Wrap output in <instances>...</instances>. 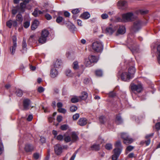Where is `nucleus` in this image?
<instances>
[{
    "instance_id": "40",
    "label": "nucleus",
    "mask_w": 160,
    "mask_h": 160,
    "mask_svg": "<svg viewBox=\"0 0 160 160\" xmlns=\"http://www.w3.org/2000/svg\"><path fill=\"white\" fill-rule=\"evenodd\" d=\"M96 74L98 76H101L102 75V71L101 70H97L95 72Z\"/></svg>"
},
{
    "instance_id": "25",
    "label": "nucleus",
    "mask_w": 160,
    "mask_h": 160,
    "mask_svg": "<svg viewBox=\"0 0 160 160\" xmlns=\"http://www.w3.org/2000/svg\"><path fill=\"white\" fill-rule=\"evenodd\" d=\"M128 44L130 45L131 46V48H130V49H131V50H132L133 52V51H136V52H138V49H136L134 48H133L132 45V43H134L133 42H132H132H131V40L130 39H129L128 38Z\"/></svg>"
},
{
    "instance_id": "21",
    "label": "nucleus",
    "mask_w": 160,
    "mask_h": 160,
    "mask_svg": "<svg viewBox=\"0 0 160 160\" xmlns=\"http://www.w3.org/2000/svg\"><path fill=\"white\" fill-rule=\"evenodd\" d=\"M88 97V94L85 92H82L81 95L79 98L82 100H85L87 99Z\"/></svg>"
},
{
    "instance_id": "38",
    "label": "nucleus",
    "mask_w": 160,
    "mask_h": 160,
    "mask_svg": "<svg viewBox=\"0 0 160 160\" xmlns=\"http://www.w3.org/2000/svg\"><path fill=\"white\" fill-rule=\"evenodd\" d=\"M64 139L65 142H69L71 141V138L69 136H64Z\"/></svg>"
},
{
    "instance_id": "37",
    "label": "nucleus",
    "mask_w": 160,
    "mask_h": 160,
    "mask_svg": "<svg viewBox=\"0 0 160 160\" xmlns=\"http://www.w3.org/2000/svg\"><path fill=\"white\" fill-rule=\"evenodd\" d=\"M73 68L74 70H77L79 68L78 62L77 61H75L73 63Z\"/></svg>"
},
{
    "instance_id": "61",
    "label": "nucleus",
    "mask_w": 160,
    "mask_h": 160,
    "mask_svg": "<svg viewBox=\"0 0 160 160\" xmlns=\"http://www.w3.org/2000/svg\"><path fill=\"white\" fill-rule=\"evenodd\" d=\"M3 150V146L2 142H0V155L1 154Z\"/></svg>"
},
{
    "instance_id": "34",
    "label": "nucleus",
    "mask_w": 160,
    "mask_h": 160,
    "mask_svg": "<svg viewBox=\"0 0 160 160\" xmlns=\"http://www.w3.org/2000/svg\"><path fill=\"white\" fill-rule=\"evenodd\" d=\"M16 93L18 96L21 97L22 95L23 92L21 89H17L16 90Z\"/></svg>"
},
{
    "instance_id": "58",
    "label": "nucleus",
    "mask_w": 160,
    "mask_h": 160,
    "mask_svg": "<svg viewBox=\"0 0 160 160\" xmlns=\"http://www.w3.org/2000/svg\"><path fill=\"white\" fill-rule=\"evenodd\" d=\"M40 155L38 153H36L33 154V157L34 158L36 159H38Z\"/></svg>"
},
{
    "instance_id": "20",
    "label": "nucleus",
    "mask_w": 160,
    "mask_h": 160,
    "mask_svg": "<svg viewBox=\"0 0 160 160\" xmlns=\"http://www.w3.org/2000/svg\"><path fill=\"white\" fill-rule=\"evenodd\" d=\"M49 34V32L46 29H44L42 31L41 35L47 39Z\"/></svg>"
},
{
    "instance_id": "26",
    "label": "nucleus",
    "mask_w": 160,
    "mask_h": 160,
    "mask_svg": "<svg viewBox=\"0 0 160 160\" xmlns=\"http://www.w3.org/2000/svg\"><path fill=\"white\" fill-rule=\"evenodd\" d=\"M157 50V59L158 62L160 64V45L158 46Z\"/></svg>"
},
{
    "instance_id": "36",
    "label": "nucleus",
    "mask_w": 160,
    "mask_h": 160,
    "mask_svg": "<svg viewBox=\"0 0 160 160\" xmlns=\"http://www.w3.org/2000/svg\"><path fill=\"white\" fill-rule=\"evenodd\" d=\"M79 99L77 96H74L71 99V101L72 103H76L79 101Z\"/></svg>"
},
{
    "instance_id": "2",
    "label": "nucleus",
    "mask_w": 160,
    "mask_h": 160,
    "mask_svg": "<svg viewBox=\"0 0 160 160\" xmlns=\"http://www.w3.org/2000/svg\"><path fill=\"white\" fill-rule=\"evenodd\" d=\"M122 21L125 22L131 21L135 19L137 17L132 12H128L122 15Z\"/></svg>"
},
{
    "instance_id": "4",
    "label": "nucleus",
    "mask_w": 160,
    "mask_h": 160,
    "mask_svg": "<svg viewBox=\"0 0 160 160\" xmlns=\"http://www.w3.org/2000/svg\"><path fill=\"white\" fill-rule=\"evenodd\" d=\"M142 27L141 22L139 20H137L135 21L133 25L132 28L131 30L134 32H136L140 29Z\"/></svg>"
},
{
    "instance_id": "9",
    "label": "nucleus",
    "mask_w": 160,
    "mask_h": 160,
    "mask_svg": "<svg viewBox=\"0 0 160 160\" xmlns=\"http://www.w3.org/2000/svg\"><path fill=\"white\" fill-rule=\"evenodd\" d=\"M115 30L116 29L111 25L106 28L105 32L107 34L111 35L112 34Z\"/></svg>"
},
{
    "instance_id": "6",
    "label": "nucleus",
    "mask_w": 160,
    "mask_h": 160,
    "mask_svg": "<svg viewBox=\"0 0 160 160\" xmlns=\"http://www.w3.org/2000/svg\"><path fill=\"white\" fill-rule=\"evenodd\" d=\"M13 45L10 48V52L12 55L15 53L17 48V38L15 36L12 37Z\"/></svg>"
},
{
    "instance_id": "55",
    "label": "nucleus",
    "mask_w": 160,
    "mask_h": 160,
    "mask_svg": "<svg viewBox=\"0 0 160 160\" xmlns=\"http://www.w3.org/2000/svg\"><path fill=\"white\" fill-rule=\"evenodd\" d=\"M38 91L39 93H41L44 92V89L42 87H39L38 89Z\"/></svg>"
},
{
    "instance_id": "30",
    "label": "nucleus",
    "mask_w": 160,
    "mask_h": 160,
    "mask_svg": "<svg viewBox=\"0 0 160 160\" xmlns=\"http://www.w3.org/2000/svg\"><path fill=\"white\" fill-rule=\"evenodd\" d=\"M16 20L19 22L20 23L22 22L23 21V18L21 14H18L17 15Z\"/></svg>"
},
{
    "instance_id": "39",
    "label": "nucleus",
    "mask_w": 160,
    "mask_h": 160,
    "mask_svg": "<svg viewBox=\"0 0 160 160\" xmlns=\"http://www.w3.org/2000/svg\"><path fill=\"white\" fill-rule=\"evenodd\" d=\"M122 122V119L120 116H118L116 118V122L117 124L121 123Z\"/></svg>"
},
{
    "instance_id": "60",
    "label": "nucleus",
    "mask_w": 160,
    "mask_h": 160,
    "mask_svg": "<svg viewBox=\"0 0 160 160\" xmlns=\"http://www.w3.org/2000/svg\"><path fill=\"white\" fill-rule=\"evenodd\" d=\"M90 79L88 78H86L84 79L83 82L85 84H88V83L90 81Z\"/></svg>"
},
{
    "instance_id": "24",
    "label": "nucleus",
    "mask_w": 160,
    "mask_h": 160,
    "mask_svg": "<svg viewBox=\"0 0 160 160\" xmlns=\"http://www.w3.org/2000/svg\"><path fill=\"white\" fill-rule=\"evenodd\" d=\"M47 39L41 35L40 37L38 39V41L40 43L42 44L45 43L47 41Z\"/></svg>"
},
{
    "instance_id": "3",
    "label": "nucleus",
    "mask_w": 160,
    "mask_h": 160,
    "mask_svg": "<svg viewBox=\"0 0 160 160\" xmlns=\"http://www.w3.org/2000/svg\"><path fill=\"white\" fill-rule=\"evenodd\" d=\"M130 87L132 91L133 92H140L143 90V87L141 83L138 82L137 84L132 83L130 85Z\"/></svg>"
},
{
    "instance_id": "52",
    "label": "nucleus",
    "mask_w": 160,
    "mask_h": 160,
    "mask_svg": "<svg viewBox=\"0 0 160 160\" xmlns=\"http://www.w3.org/2000/svg\"><path fill=\"white\" fill-rule=\"evenodd\" d=\"M68 128V126L67 125L64 124L61 126V129L62 130H66Z\"/></svg>"
},
{
    "instance_id": "50",
    "label": "nucleus",
    "mask_w": 160,
    "mask_h": 160,
    "mask_svg": "<svg viewBox=\"0 0 160 160\" xmlns=\"http://www.w3.org/2000/svg\"><path fill=\"white\" fill-rule=\"evenodd\" d=\"M99 120L101 123H104L105 120V118L103 116H101L99 117Z\"/></svg>"
},
{
    "instance_id": "54",
    "label": "nucleus",
    "mask_w": 160,
    "mask_h": 160,
    "mask_svg": "<svg viewBox=\"0 0 160 160\" xmlns=\"http://www.w3.org/2000/svg\"><path fill=\"white\" fill-rule=\"evenodd\" d=\"M79 12L80 11L79 9L77 8L73 9L72 11V13L74 14H77L79 13Z\"/></svg>"
},
{
    "instance_id": "13",
    "label": "nucleus",
    "mask_w": 160,
    "mask_h": 160,
    "mask_svg": "<svg viewBox=\"0 0 160 160\" xmlns=\"http://www.w3.org/2000/svg\"><path fill=\"white\" fill-rule=\"evenodd\" d=\"M117 5L120 8L124 9L126 7L127 3L125 1L120 0L118 2Z\"/></svg>"
},
{
    "instance_id": "44",
    "label": "nucleus",
    "mask_w": 160,
    "mask_h": 160,
    "mask_svg": "<svg viewBox=\"0 0 160 160\" xmlns=\"http://www.w3.org/2000/svg\"><path fill=\"white\" fill-rule=\"evenodd\" d=\"M30 25V21H26L25 22L23 23V26L25 28H28Z\"/></svg>"
},
{
    "instance_id": "15",
    "label": "nucleus",
    "mask_w": 160,
    "mask_h": 160,
    "mask_svg": "<svg viewBox=\"0 0 160 160\" xmlns=\"http://www.w3.org/2000/svg\"><path fill=\"white\" fill-rule=\"evenodd\" d=\"M33 149V146L29 143L26 144L24 147L25 150L27 152H32Z\"/></svg>"
},
{
    "instance_id": "64",
    "label": "nucleus",
    "mask_w": 160,
    "mask_h": 160,
    "mask_svg": "<svg viewBox=\"0 0 160 160\" xmlns=\"http://www.w3.org/2000/svg\"><path fill=\"white\" fill-rule=\"evenodd\" d=\"M33 118V116L32 115H29L27 118V120L28 121H31Z\"/></svg>"
},
{
    "instance_id": "12",
    "label": "nucleus",
    "mask_w": 160,
    "mask_h": 160,
    "mask_svg": "<svg viewBox=\"0 0 160 160\" xmlns=\"http://www.w3.org/2000/svg\"><path fill=\"white\" fill-rule=\"evenodd\" d=\"M126 32V29L125 26H120L116 33V35L123 34Z\"/></svg>"
},
{
    "instance_id": "7",
    "label": "nucleus",
    "mask_w": 160,
    "mask_h": 160,
    "mask_svg": "<svg viewBox=\"0 0 160 160\" xmlns=\"http://www.w3.org/2000/svg\"><path fill=\"white\" fill-rule=\"evenodd\" d=\"M31 102L30 100L28 98L25 99L23 101V106L24 110H27L31 107Z\"/></svg>"
},
{
    "instance_id": "10",
    "label": "nucleus",
    "mask_w": 160,
    "mask_h": 160,
    "mask_svg": "<svg viewBox=\"0 0 160 160\" xmlns=\"http://www.w3.org/2000/svg\"><path fill=\"white\" fill-rule=\"evenodd\" d=\"M132 78L130 75L127 72H123L121 75V79L123 81H128Z\"/></svg>"
},
{
    "instance_id": "31",
    "label": "nucleus",
    "mask_w": 160,
    "mask_h": 160,
    "mask_svg": "<svg viewBox=\"0 0 160 160\" xmlns=\"http://www.w3.org/2000/svg\"><path fill=\"white\" fill-rule=\"evenodd\" d=\"M65 73L66 75L68 77H71L73 76V73L72 72L70 69H67Z\"/></svg>"
},
{
    "instance_id": "51",
    "label": "nucleus",
    "mask_w": 160,
    "mask_h": 160,
    "mask_svg": "<svg viewBox=\"0 0 160 160\" xmlns=\"http://www.w3.org/2000/svg\"><path fill=\"white\" fill-rule=\"evenodd\" d=\"M12 20H9L7 22V25L9 28H11L12 25Z\"/></svg>"
},
{
    "instance_id": "27",
    "label": "nucleus",
    "mask_w": 160,
    "mask_h": 160,
    "mask_svg": "<svg viewBox=\"0 0 160 160\" xmlns=\"http://www.w3.org/2000/svg\"><path fill=\"white\" fill-rule=\"evenodd\" d=\"M89 59L91 60L92 62H96L98 61V59L95 56L93 55H90L89 57Z\"/></svg>"
},
{
    "instance_id": "32",
    "label": "nucleus",
    "mask_w": 160,
    "mask_h": 160,
    "mask_svg": "<svg viewBox=\"0 0 160 160\" xmlns=\"http://www.w3.org/2000/svg\"><path fill=\"white\" fill-rule=\"evenodd\" d=\"M92 62L88 59H85L84 64L87 67H90Z\"/></svg>"
},
{
    "instance_id": "46",
    "label": "nucleus",
    "mask_w": 160,
    "mask_h": 160,
    "mask_svg": "<svg viewBox=\"0 0 160 160\" xmlns=\"http://www.w3.org/2000/svg\"><path fill=\"white\" fill-rule=\"evenodd\" d=\"M77 109V108L75 106H72L70 108V110L72 112H74Z\"/></svg>"
},
{
    "instance_id": "56",
    "label": "nucleus",
    "mask_w": 160,
    "mask_h": 160,
    "mask_svg": "<svg viewBox=\"0 0 160 160\" xmlns=\"http://www.w3.org/2000/svg\"><path fill=\"white\" fill-rule=\"evenodd\" d=\"M134 148L133 147L131 146H128L126 149V151H128L130 152L132 151L133 149Z\"/></svg>"
},
{
    "instance_id": "59",
    "label": "nucleus",
    "mask_w": 160,
    "mask_h": 160,
    "mask_svg": "<svg viewBox=\"0 0 160 160\" xmlns=\"http://www.w3.org/2000/svg\"><path fill=\"white\" fill-rule=\"evenodd\" d=\"M119 156L114 154L112 157V160H117Z\"/></svg>"
},
{
    "instance_id": "1",
    "label": "nucleus",
    "mask_w": 160,
    "mask_h": 160,
    "mask_svg": "<svg viewBox=\"0 0 160 160\" xmlns=\"http://www.w3.org/2000/svg\"><path fill=\"white\" fill-rule=\"evenodd\" d=\"M92 47L94 51L101 52L103 50V45L102 42L97 41L95 42L92 43Z\"/></svg>"
},
{
    "instance_id": "43",
    "label": "nucleus",
    "mask_w": 160,
    "mask_h": 160,
    "mask_svg": "<svg viewBox=\"0 0 160 160\" xmlns=\"http://www.w3.org/2000/svg\"><path fill=\"white\" fill-rule=\"evenodd\" d=\"M36 35L35 34L32 35L30 36L29 40L30 42H33L35 40Z\"/></svg>"
},
{
    "instance_id": "63",
    "label": "nucleus",
    "mask_w": 160,
    "mask_h": 160,
    "mask_svg": "<svg viewBox=\"0 0 160 160\" xmlns=\"http://www.w3.org/2000/svg\"><path fill=\"white\" fill-rule=\"evenodd\" d=\"M62 117L61 116H58L57 118V121L58 122H61L62 120Z\"/></svg>"
},
{
    "instance_id": "28",
    "label": "nucleus",
    "mask_w": 160,
    "mask_h": 160,
    "mask_svg": "<svg viewBox=\"0 0 160 160\" xmlns=\"http://www.w3.org/2000/svg\"><path fill=\"white\" fill-rule=\"evenodd\" d=\"M122 148H115L113 150L114 154L119 156L122 151Z\"/></svg>"
},
{
    "instance_id": "18",
    "label": "nucleus",
    "mask_w": 160,
    "mask_h": 160,
    "mask_svg": "<svg viewBox=\"0 0 160 160\" xmlns=\"http://www.w3.org/2000/svg\"><path fill=\"white\" fill-rule=\"evenodd\" d=\"M90 14L89 13L87 12H84L80 16V17L84 19H88L90 17Z\"/></svg>"
},
{
    "instance_id": "17",
    "label": "nucleus",
    "mask_w": 160,
    "mask_h": 160,
    "mask_svg": "<svg viewBox=\"0 0 160 160\" xmlns=\"http://www.w3.org/2000/svg\"><path fill=\"white\" fill-rule=\"evenodd\" d=\"M61 61L60 60H57L54 62V64L51 67L57 68H59L61 65Z\"/></svg>"
},
{
    "instance_id": "22",
    "label": "nucleus",
    "mask_w": 160,
    "mask_h": 160,
    "mask_svg": "<svg viewBox=\"0 0 160 160\" xmlns=\"http://www.w3.org/2000/svg\"><path fill=\"white\" fill-rule=\"evenodd\" d=\"M72 142H74L77 141L78 139V137L76 133L74 132H72L71 135Z\"/></svg>"
},
{
    "instance_id": "41",
    "label": "nucleus",
    "mask_w": 160,
    "mask_h": 160,
    "mask_svg": "<svg viewBox=\"0 0 160 160\" xmlns=\"http://www.w3.org/2000/svg\"><path fill=\"white\" fill-rule=\"evenodd\" d=\"M63 19V18L62 17L59 16L57 18L56 21L58 23H59L62 21Z\"/></svg>"
},
{
    "instance_id": "48",
    "label": "nucleus",
    "mask_w": 160,
    "mask_h": 160,
    "mask_svg": "<svg viewBox=\"0 0 160 160\" xmlns=\"http://www.w3.org/2000/svg\"><path fill=\"white\" fill-rule=\"evenodd\" d=\"M58 110L59 112L63 113H65L66 112V110L62 108H58Z\"/></svg>"
},
{
    "instance_id": "35",
    "label": "nucleus",
    "mask_w": 160,
    "mask_h": 160,
    "mask_svg": "<svg viewBox=\"0 0 160 160\" xmlns=\"http://www.w3.org/2000/svg\"><path fill=\"white\" fill-rule=\"evenodd\" d=\"M115 148H120L122 149L121 142L119 141H117L115 144Z\"/></svg>"
},
{
    "instance_id": "8",
    "label": "nucleus",
    "mask_w": 160,
    "mask_h": 160,
    "mask_svg": "<svg viewBox=\"0 0 160 160\" xmlns=\"http://www.w3.org/2000/svg\"><path fill=\"white\" fill-rule=\"evenodd\" d=\"M58 72L57 68L51 67L50 71V77L52 78H54L58 76Z\"/></svg>"
},
{
    "instance_id": "5",
    "label": "nucleus",
    "mask_w": 160,
    "mask_h": 160,
    "mask_svg": "<svg viewBox=\"0 0 160 160\" xmlns=\"http://www.w3.org/2000/svg\"><path fill=\"white\" fill-rule=\"evenodd\" d=\"M121 137L124 140L123 142L126 144L131 143L133 142V140L130 138L128 134L125 133H122L121 134Z\"/></svg>"
},
{
    "instance_id": "62",
    "label": "nucleus",
    "mask_w": 160,
    "mask_h": 160,
    "mask_svg": "<svg viewBox=\"0 0 160 160\" xmlns=\"http://www.w3.org/2000/svg\"><path fill=\"white\" fill-rule=\"evenodd\" d=\"M155 127L157 130L160 129V122L156 124Z\"/></svg>"
},
{
    "instance_id": "42",
    "label": "nucleus",
    "mask_w": 160,
    "mask_h": 160,
    "mask_svg": "<svg viewBox=\"0 0 160 160\" xmlns=\"http://www.w3.org/2000/svg\"><path fill=\"white\" fill-rule=\"evenodd\" d=\"M106 148L108 150H110L112 149V145L111 144L107 143L105 146Z\"/></svg>"
},
{
    "instance_id": "23",
    "label": "nucleus",
    "mask_w": 160,
    "mask_h": 160,
    "mask_svg": "<svg viewBox=\"0 0 160 160\" xmlns=\"http://www.w3.org/2000/svg\"><path fill=\"white\" fill-rule=\"evenodd\" d=\"M22 52L23 53L26 52L27 51V43L26 40L24 38L22 42Z\"/></svg>"
},
{
    "instance_id": "19",
    "label": "nucleus",
    "mask_w": 160,
    "mask_h": 160,
    "mask_svg": "<svg viewBox=\"0 0 160 160\" xmlns=\"http://www.w3.org/2000/svg\"><path fill=\"white\" fill-rule=\"evenodd\" d=\"M135 72V69L133 67H130L128 70V73L130 75L132 78L133 77V75L134 74Z\"/></svg>"
},
{
    "instance_id": "57",
    "label": "nucleus",
    "mask_w": 160,
    "mask_h": 160,
    "mask_svg": "<svg viewBox=\"0 0 160 160\" xmlns=\"http://www.w3.org/2000/svg\"><path fill=\"white\" fill-rule=\"evenodd\" d=\"M45 17L47 20H51L52 18L51 16L48 13L45 15Z\"/></svg>"
},
{
    "instance_id": "11",
    "label": "nucleus",
    "mask_w": 160,
    "mask_h": 160,
    "mask_svg": "<svg viewBox=\"0 0 160 160\" xmlns=\"http://www.w3.org/2000/svg\"><path fill=\"white\" fill-rule=\"evenodd\" d=\"M55 153L58 155L60 154L62 152V146L59 144L56 145L54 146Z\"/></svg>"
},
{
    "instance_id": "45",
    "label": "nucleus",
    "mask_w": 160,
    "mask_h": 160,
    "mask_svg": "<svg viewBox=\"0 0 160 160\" xmlns=\"http://www.w3.org/2000/svg\"><path fill=\"white\" fill-rule=\"evenodd\" d=\"M56 137V139L59 141H62L64 139V137L62 135H59Z\"/></svg>"
},
{
    "instance_id": "29",
    "label": "nucleus",
    "mask_w": 160,
    "mask_h": 160,
    "mask_svg": "<svg viewBox=\"0 0 160 160\" xmlns=\"http://www.w3.org/2000/svg\"><path fill=\"white\" fill-rule=\"evenodd\" d=\"M24 2H22L20 3V8L21 11L22 12H23L25 11V8H26V4Z\"/></svg>"
},
{
    "instance_id": "33",
    "label": "nucleus",
    "mask_w": 160,
    "mask_h": 160,
    "mask_svg": "<svg viewBox=\"0 0 160 160\" xmlns=\"http://www.w3.org/2000/svg\"><path fill=\"white\" fill-rule=\"evenodd\" d=\"M92 150H98L100 149V146L99 144H94L91 147Z\"/></svg>"
},
{
    "instance_id": "14",
    "label": "nucleus",
    "mask_w": 160,
    "mask_h": 160,
    "mask_svg": "<svg viewBox=\"0 0 160 160\" xmlns=\"http://www.w3.org/2000/svg\"><path fill=\"white\" fill-rule=\"evenodd\" d=\"M87 119L84 118H80L78 122V124L81 126H85L87 123Z\"/></svg>"
},
{
    "instance_id": "53",
    "label": "nucleus",
    "mask_w": 160,
    "mask_h": 160,
    "mask_svg": "<svg viewBox=\"0 0 160 160\" xmlns=\"http://www.w3.org/2000/svg\"><path fill=\"white\" fill-rule=\"evenodd\" d=\"M101 17L102 19H104L107 18L108 16V14L103 13L101 15Z\"/></svg>"
},
{
    "instance_id": "49",
    "label": "nucleus",
    "mask_w": 160,
    "mask_h": 160,
    "mask_svg": "<svg viewBox=\"0 0 160 160\" xmlns=\"http://www.w3.org/2000/svg\"><path fill=\"white\" fill-rule=\"evenodd\" d=\"M79 117V115L78 113H76L73 116L72 118L73 120H77Z\"/></svg>"
},
{
    "instance_id": "47",
    "label": "nucleus",
    "mask_w": 160,
    "mask_h": 160,
    "mask_svg": "<svg viewBox=\"0 0 160 160\" xmlns=\"http://www.w3.org/2000/svg\"><path fill=\"white\" fill-rule=\"evenodd\" d=\"M32 15L35 17L38 16V9H35L33 12L32 13Z\"/></svg>"
},
{
    "instance_id": "16",
    "label": "nucleus",
    "mask_w": 160,
    "mask_h": 160,
    "mask_svg": "<svg viewBox=\"0 0 160 160\" xmlns=\"http://www.w3.org/2000/svg\"><path fill=\"white\" fill-rule=\"evenodd\" d=\"M39 22L38 20H34L31 26L32 30H34L36 29L39 25Z\"/></svg>"
}]
</instances>
